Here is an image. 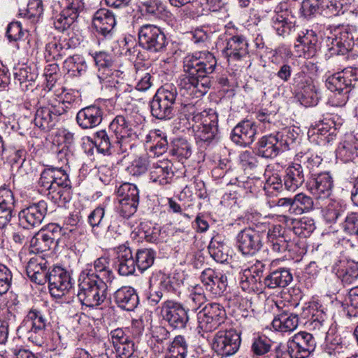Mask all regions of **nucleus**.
Returning a JSON list of instances; mask_svg holds the SVG:
<instances>
[{"label": "nucleus", "instance_id": "60", "mask_svg": "<svg viewBox=\"0 0 358 358\" xmlns=\"http://www.w3.org/2000/svg\"><path fill=\"white\" fill-rule=\"evenodd\" d=\"M139 203L130 202L127 200H119L116 206V211L120 216L128 219L131 217L137 210Z\"/></svg>", "mask_w": 358, "mask_h": 358}, {"label": "nucleus", "instance_id": "40", "mask_svg": "<svg viewBox=\"0 0 358 358\" xmlns=\"http://www.w3.org/2000/svg\"><path fill=\"white\" fill-rule=\"evenodd\" d=\"M109 130L115 135L116 140L121 143L134 134L131 125L122 115H117L113 119L109 125Z\"/></svg>", "mask_w": 358, "mask_h": 358}, {"label": "nucleus", "instance_id": "41", "mask_svg": "<svg viewBox=\"0 0 358 358\" xmlns=\"http://www.w3.org/2000/svg\"><path fill=\"white\" fill-rule=\"evenodd\" d=\"M336 157L344 162L353 161L358 157V138L352 137L341 143L336 151Z\"/></svg>", "mask_w": 358, "mask_h": 358}, {"label": "nucleus", "instance_id": "44", "mask_svg": "<svg viewBox=\"0 0 358 358\" xmlns=\"http://www.w3.org/2000/svg\"><path fill=\"white\" fill-rule=\"evenodd\" d=\"M155 95L176 110L177 104H182L178 98L177 88L172 84L164 85L157 91Z\"/></svg>", "mask_w": 358, "mask_h": 358}, {"label": "nucleus", "instance_id": "50", "mask_svg": "<svg viewBox=\"0 0 358 358\" xmlns=\"http://www.w3.org/2000/svg\"><path fill=\"white\" fill-rule=\"evenodd\" d=\"M41 230L31 239L30 245L34 252H43L50 249L54 244Z\"/></svg>", "mask_w": 358, "mask_h": 358}, {"label": "nucleus", "instance_id": "34", "mask_svg": "<svg viewBox=\"0 0 358 358\" xmlns=\"http://www.w3.org/2000/svg\"><path fill=\"white\" fill-rule=\"evenodd\" d=\"M299 325V317L296 314L288 311H282L276 315L273 321V328L282 333L294 331Z\"/></svg>", "mask_w": 358, "mask_h": 358}, {"label": "nucleus", "instance_id": "11", "mask_svg": "<svg viewBox=\"0 0 358 358\" xmlns=\"http://www.w3.org/2000/svg\"><path fill=\"white\" fill-rule=\"evenodd\" d=\"M161 315L164 320L176 329H185L189 320L188 310L182 303L169 299L162 303Z\"/></svg>", "mask_w": 358, "mask_h": 358}, {"label": "nucleus", "instance_id": "7", "mask_svg": "<svg viewBox=\"0 0 358 358\" xmlns=\"http://www.w3.org/2000/svg\"><path fill=\"white\" fill-rule=\"evenodd\" d=\"M291 90L296 97L305 107L315 106L320 99L319 92L313 79L304 71H301L294 75L290 83Z\"/></svg>", "mask_w": 358, "mask_h": 358}, {"label": "nucleus", "instance_id": "43", "mask_svg": "<svg viewBox=\"0 0 358 358\" xmlns=\"http://www.w3.org/2000/svg\"><path fill=\"white\" fill-rule=\"evenodd\" d=\"M63 64L64 69L73 76H81L87 68L85 59L80 55L69 56Z\"/></svg>", "mask_w": 358, "mask_h": 358}, {"label": "nucleus", "instance_id": "59", "mask_svg": "<svg viewBox=\"0 0 358 358\" xmlns=\"http://www.w3.org/2000/svg\"><path fill=\"white\" fill-rule=\"evenodd\" d=\"M43 6L42 0H29L24 16L33 22L38 20L43 15Z\"/></svg>", "mask_w": 358, "mask_h": 358}, {"label": "nucleus", "instance_id": "35", "mask_svg": "<svg viewBox=\"0 0 358 358\" xmlns=\"http://www.w3.org/2000/svg\"><path fill=\"white\" fill-rule=\"evenodd\" d=\"M95 144L98 151L103 155L126 151L122 149V144L120 141H112L104 130L96 133Z\"/></svg>", "mask_w": 358, "mask_h": 358}, {"label": "nucleus", "instance_id": "10", "mask_svg": "<svg viewBox=\"0 0 358 358\" xmlns=\"http://www.w3.org/2000/svg\"><path fill=\"white\" fill-rule=\"evenodd\" d=\"M240 334L234 329L220 330L214 336L212 348L222 357L234 355L241 345Z\"/></svg>", "mask_w": 358, "mask_h": 358}, {"label": "nucleus", "instance_id": "23", "mask_svg": "<svg viewBox=\"0 0 358 358\" xmlns=\"http://www.w3.org/2000/svg\"><path fill=\"white\" fill-rule=\"evenodd\" d=\"M257 134V126L250 120L240 122L232 130L231 139L235 143L247 146L255 141Z\"/></svg>", "mask_w": 358, "mask_h": 358}, {"label": "nucleus", "instance_id": "30", "mask_svg": "<svg viewBox=\"0 0 358 358\" xmlns=\"http://www.w3.org/2000/svg\"><path fill=\"white\" fill-rule=\"evenodd\" d=\"M114 300L118 307L127 311L134 310L139 302L135 289L127 286L120 287L114 293Z\"/></svg>", "mask_w": 358, "mask_h": 358}, {"label": "nucleus", "instance_id": "18", "mask_svg": "<svg viewBox=\"0 0 358 358\" xmlns=\"http://www.w3.org/2000/svg\"><path fill=\"white\" fill-rule=\"evenodd\" d=\"M236 240L238 250L244 255H253L262 247L260 234L251 227L240 231Z\"/></svg>", "mask_w": 358, "mask_h": 358}, {"label": "nucleus", "instance_id": "46", "mask_svg": "<svg viewBox=\"0 0 358 358\" xmlns=\"http://www.w3.org/2000/svg\"><path fill=\"white\" fill-rule=\"evenodd\" d=\"M206 297L203 292V288L199 285L194 287L189 296L186 299V303L188 306V310L190 309L192 311L197 310L205 302Z\"/></svg>", "mask_w": 358, "mask_h": 358}, {"label": "nucleus", "instance_id": "22", "mask_svg": "<svg viewBox=\"0 0 358 358\" xmlns=\"http://www.w3.org/2000/svg\"><path fill=\"white\" fill-rule=\"evenodd\" d=\"M334 180L329 172L315 175L308 183L310 192L318 199L328 198L332 192Z\"/></svg>", "mask_w": 358, "mask_h": 358}, {"label": "nucleus", "instance_id": "2", "mask_svg": "<svg viewBox=\"0 0 358 358\" xmlns=\"http://www.w3.org/2000/svg\"><path fill=\"white\" fill-rule=\"evenodd\" d=\"M38 184L48 191V195L55 203H64L68 199L71 182L62 168H48L41 174Z\"/></svg>", "mask_w": 358, "mask_h": 358}, {"label": "nucleus", "instance_id": "47", "mask_svg": "<svg viewBox=\"0 0 358 358\" xmlns=\"http://www.w3.org/2000/svg\"><path fill=\"white\" fill-rule=\"evenodd\" d=\"M155 252L152 249H141L136 254L135 262L141 271L150 268L154 263Z\"/></svg>", "mask_w": 358, "mask_h": 358}, {"label": "nucleus", "instance_id": "29", "mask_svg": "<svg viewBox=\"0 0 358 358\" xmlns=\"http://www.w3.org/2000/svg\"><path fill=\"white\" fill-rule=\"evenodd\" d=\"M26 271L31 280L38 285H43L48 280L50 271L46 262L41 257L31 258L27 265Z\"/></svg>", "mask_w": 358, "mask_h": 358}, {"label": "nucleus", "instance_id": "53", "mask_svg": "<svg viewBox=\"0 0 358 358\" xmlns=\"http://www.w3.org/2000/svg\"><path fill=\"white\" fill-rule=\"evenodd\" d=\"M272 26L279 36L289 34L292 23L282 14L276 13L272 17Z\"/></svg>", "mask_w": 358, "mask_h": 358}, {"label": "nucleus", "instance_id": "33", "mask_svg": "<svg viewBox=\"0 0 358 358\" xmlns=\"http://www.w3.org/2000/svg\"><path fill=\"white\" fill-rule=\"evenodd\" d=\"M292 281V275L287 268L271 271L264 279L263 284L269 289L284 288Z\"/></svg>", "mask_w": 358, "mask_h": 358}, {"label": "nucleus", "instance_id": "58", "mask_svg": "<svg viewBox=\"0 0 358 358\" xmlns=\"http://www.w3.org/2000/svg\"><path fill=\"white\" fill-rule=\"evenodd\" d=\"M345 211V208L339 202H330L324 210L323 216L327 222H335Z\"/></svg>", "mask_w": 358, "mask_h": 358}, {"label": "nucleus", "instance_id": "24", "mask_svg": "<svg viewBox=\"0 0 358 358\" xmlns=\"http://www.w3.org/2000/svg\"><path fill=\"white\" fill-rule=\"evenodd\" d=\"M173 164L169 160L152 162L150 166V178L159 185L170 184L173 178Z\"/></svg>", "mask_w": 358, "mask_h": 358}, {"label": "nucleus", "instance_id": "14", "mask_svg": "<svg viewBox=\"0 0 358 358\" xmlns=\"http://www.w3.org/2000/svg\"><path fill=\"white\" fill-rule=\"evenodd\" d=\"M64 113L65 108L62 104L48 103L47 105L40 106L35 113L34 124L41 129L50 130L56 125L59 117Z\"/></svg>", "mask_w": 358, "mask_h": 358}, {"label": "nucleus", "instance_id": "21", "mask_svg": "<svg viewBox=\"0 0 358 358\" xmlns=\"http://www.w3.org/2000/svg\"><path fill=\"white\" fill-rule=\"evenodd\" d=\"M116 24L114 13L107 8L97 10L92 19V25L98 34L103 37L111 36Z\"/></svg>", "mask_w": 358, "mask_h": 358}, {"label": "nucleus", "instance_id": "51", "mask_svg": "<svg viewBox=\"0 0 358 358\" xmlns=\"http://www.w3.org/2000/svg\"><path fill=\"white\" fill-rule=\"evenodd\" d=\"M182 280L175 275H168L163 278L160 282L159 288L161 290L166 292L169 294L178 295L180 293L182 287Z\"/></svg>", "mask_w": 358, "mask_h": 358}, {"label": "nucleus", "instance_id": "52", "mask_svg": "<svg viewBox=\"0 0 358 358\" xmlns=\"http://www.w3.org/2000/svg\"><path fill=\"white\" fill-rule=\"evenodd\" d=\"M171 152L179 161L188 159L192 154L189 144L186 140L182 138L176 139L173 142Z\"/></svg>", "mask_w": 358, "mask_h": 358}, {"label": "nucleus", "instance_id": "48", "mask_svg": "<svg viewBox=\"0 0 358 358\" xmlns=\"http://www.w3.org/2000/svg\"><path fill=\"white\" fill-rule=\"evenodd\" d=\"M143 9L146 14L161 18L166 15L165 5L160 0H148L142 3Z\"/></svg>", "mask_w": 358, "mask_h": 358}, {"label": "nucleus", "instance_id": "13", "mask_svg": "<svg viewBox=\"0 0 358 358\" xmlns=\"http://www.w3.org/2000/svg\"><path fill=\"white\" fill-rule=\"evenodd\" d=\"M352 34L348 26H339L327 38L328 50L331 55H345L352 48Z\"/></svg>", "mask_w": 358, "mask_h": 358}, {"label": "nucleus", "instance_id": "42", "mask_svg": "<svg viewBox=\"0 0 358 358\" xmlns=\"http://www.w3.org/2000/svg\"><path fill=\"white\" fill-rule=\"evenodd\" d=\"M151 114L159 120H170L175 115L176 110L155 95L150 102Z\"/></svg>", "mask_w": 358, "mask_h": 358}, {"label": "nucleus", "instance_id": "6", "mask_svg": "<svg viewBox=\"0 0 358 358\" xmlns=\"http://www.w3.org/2000/svg\"><path fill=\"white\" fill-rule=\"evenodd\" d=\"M77 296L83 305L96 307L101 304L106 298L108 284L80 273Z\"/></svg>", "mask_w": 358, "mask_h": 358}, {"label": "nucleus", "instance_id": "56", "mask_svg": "<svg viewBox=\"0 0 358 358\" xmlns=\"http://www.w3.org/2000/svg\"><path fill=\"white\" fill-rule=\"evenodd\" d=\"M239 162L245 171H255L258 168V159L256 155L252 151L242 152L239 155Z\"/></svg>", "mask_w": 358, "mask_h": 358}, {"label": "nucleus", "instance_id": "3", "mask_svg": "<svg viewBox=\"0 0 358 358\" xmlns=\"http://www.w3.org/2000/svg\"><path fill=\"white\" fill-rule=\"evenodd\" d=\"M49 324L45 314L36 308H31L17 329V336L36 345L44 344Z\"/></svg>", "mask_w": 358, "mask_h": 358}, {"label": "nucleus", "instance_id": "45", "mask_svg": "<svg viewBox=\"0 0 358 358\" xmlns=\"http://www.w3.org/2000/svg\"><path fill=\"white\" fill-rule=\"evenodd\" d=\"M294 214L301 215L310 212L314 208V202L312 197L304 193H299L293 197Z\"/></svg>", "mask_w": 358, "mask_h": 358}, {"label": "nucleus", "instance_id": "12", "mask_svg": "<svg viewBox=\"0 0 358 358\" xmlns=\"http://www.w3.org/2000/svg\"><path fill=\"white\" fill-rule=\"evenodd\" d=\"M85 8L83 0H69L59 13H54L52 17L55 29L64 32L69 29Z\"/></svg>", "mask_w": 358, "mask_h": 358}, {"label": "nucleus", "instance_id": "38", "mask_svg": "<svg viewBox=\"0 0 358 358\" xmlns=\"http://www.w3.org/2000/svg\"><path fill=\"white\" fill-rule=\"evenodd\" d=\"M296 41L299 44L296 46H302V50L306 57L315 56L320 48L317 36L313 30H306L302 36H298Z\"/></svg>", "mask_w": 358, "mask_h": 358}, {"label": "nucleus", "instance_id": "36", "mask_svg": "<svg viewBox=\"0 0 358 358\" xmlns=\"http://www.w3.org/2000/svg\"><path fill=\"white\" fill-rule=\"evenodd\" d=\"M305 181V176L301 164H294L286 170L284 185L289 192L296 191Z\"/></svg>", "mask_w": 358, "mask_h": 358}, {"label": "nucleus", "instance_id": "32", "mask_svg": "<svg viewBox=\"0 0 358 358\" xmlns=\"http://www.w3.org/2000/svg\"><path fill=\"white\" fill-rule=\"evenodd\" d=\"M326 86L330 91L338 92L341 96L340 101L336 103V106H343L346 103L351 87L341 76V72L329 76L326 80Z\"/></svg>", "mask_w": 358, "mask_h": 358}, {"label": "nucleus", "instance_id": "20", "mask_svg": "<svg viewBox=\"0 0 358 358\" xmlns=\"http://www.w3.org/2000/svg\"><path fill=\"white\" fill-rule=\"evenodd\" d=\"M248 41L244 36L235 35L227 40L224 51L229 61H238L248 56Z\"/></svg>", "mask_w": 358, "mask_h": 358}, {"label": "nucleus", "instance_id": "4", "mask_svg": "<svg viewBox=\"0 0 358 358\" xmlns=\"http://www.w3.org/2000/svg\"><path fill=\"white\" fill-rule=\"evenodd\" d=\"M294 141V135L288 128L264 135L257 143V155L265 159H273L280 152L289 150Z\"/></svg>", "mask_w": 358, "mask_h": 358}, {"label": "nucleus", "instance_id": "64", "mask_svg": "<svg viewBox=\"0 0 358 358\" xmlns=\"http://www.w3.org/2000/svg\"><path fill=\"white\" fill-rule=\"evenodd\" d=\"M151 75L149 71L144 69H137L136 78L138 81L136 88L138 91H146L152 86Z\"/></svg>", "mask_w": 358, "mask_h": 358}, {"label": "nucleus", "instance_id": "39", "mask_svg": "<svg viewBox=\"0 0 358 358\" xmlns=\"http://www.w3.org/2000/svg\"><path fill=\"white\" fill-rule=\"evenodd\" d=\"M353 0H317V8L326 17H333L343 13V7Z\"/></svg>", "mask_w": 358, "mask_h": 358}, {"label": "nucleus", "instance_id": "63", "mask_svg": "<svg viewBox=\"0 0 358 358\" xmlns=\"http://www.w3.org/2000/svg\"><path fill=\"white\" fill-rule=\"evenodd\" d=\"M109 336L115 348L131 341L128 332L122 328L111 330Z\"/></svg>", "mask_w": 358, "mask_h": 358}, {"label": "nucleus", "instance_id": "5", "mask_svg": "<svg viewBox=\"0 0 358 358\" xmlns=\"http://www.w3.org/2000/svg\"><path fill=\"white\" fill-rule=\"evenodd\" d=\"M187 108L192 113V126L195 138L198 141L210 143L213 140L218 132V115L213 110L194 112V106L191 103L185 104L184 109Z\"/></svg>", "mask_w": 358, "mask_h": 358}, {"label": "nucleus", "instance_id": "15", "mask_svg": "<svg viewBox=\"0 0 358 358\" xmlns=\"http://www.w3.org/2000/svg\"><path fill=\"white\" fill-rule=\"evenodd\" d=\"M48 211V203L41 200L33 203L21 210L19 213L20 224L24 228L37 227L43 221Z\"/></svg>", "mask_w": 358, "mask_h": 358}, {"label": "nucleus", "instance_id": "9", "mask_svg": "<svg viewBox=\"0 0 358 358\" xmlns=\"http://www.w3.org/2000/svg\"><path fill=\"white\" fill-rule=\"evenodd\" d=\"M138 43L143 49L152 52L166 50L168 41L164 32L157 25L145 24L138 30Z\"/></svg>", "mask_w": 358, "mask_h": 358}, {"label": "nucleus", "instance_id": "1", "mask_svg": "<svg viewBox=\"0 0 358 358\" xmlns=\"http://www.w3.org/2000/svg\"><path fill=\"white\" fill-rule=\"evenodd\" d=\"M183 73L178 80L182 95L187 98H200L207 93L211 86L209 74L213 73L217 59L208 51L196 52L183 59Z\"/></svg>", "mask_w": 358, "mask_h": 358}, {"label": "nucleus", "instance_id": "49", "mask_svg": "<svg viewBox=\"0 0 358 358\" xmlns=\"http://www.w3.org/2000/svg\"><path fill=\"white\" fill-rule=\"evenodd\" d=\"M117 194L121 197L119 200L139 203V191L135 185L131 183L122 184L117 189Z\"/></svg>", "mask_w": 358, "mask_h": 358}, {"label": "nucleus", "instance_id": "57", "mask_svg": "<svg viewBox=\"0 0 358 358\" xmlns=\"http://www.w3.org/2000/svg\"><path fill=\"white\" fill-rule=\"evenodd\" d=\"M13 273L6 265L0 264V296L8 292L11 287Z\"/></svg>", "mask_w": 358, "mask_h": 358}, {"label": "nucleus", "instance_id": "54", "mask_svg": "<svg viewBox=\"0 0 358 358\" xmlns=\"http://www.w3.org/2000/svg\"><path fill=\"white\" fill-rule=\"evenodd\" d=\"M92 56L94 59V61L99 68V71L101 69L103 71H107L106 76H108L110 73L109 69L113 66V57L112 55L107 53L104 51L95 52L92 54Z\"/></svg>", "mask_w": 358, "mask_h": 358}, {"label": "nucleus", "instance_id": "61", "mask_svg": "<svg viewBox=\"0 0 358 358\" xmlns=\"http://www.w3.org/2000/svg\"><path fill=\"white\" fill-rule=\"evenodd\" d=\"M308 325L310 329L316 332L325 333L328 329L326 315L324 313L317 312L312 316Z\"/></svg>", "mask_w": 358, "mask_h": 358}, {"label": "nucleus", "instance_id": "19", "mask_svg": "<svg viewBox=\"0 0 358 358\" xmlns=\"http://www.w3.org/2000/svg\"><path fill=\"white\" fill-rule=\"evenodd\" d=\"M200 278L206 289L214 296H220L227 289V278L220 271L207 268L201 272Z\"/></svg>", "mask_w": 358, "mask_h": 358}, {"label": "nucleus", "instance_id": "16", "mask_svg": "<svg viewBox=\"0 0 358 358\" xmlns=\"http://www.w3.org/2000/svg\"><path fill=\"white\" fill-rule=\"evenodd\" d=\"M315 341L312 334L301 331L287 342V349L294 358H306L315 350Z\"/></svg>", "mask_w": 358, "mask_h": 358}, {"label": "nucleus", "instance_id": "37", "mask_svg": "<svg viewBox=\"0 0 358 358\" xmlns=\"http://www.w3.org/2000/svg\"><path fill=\"white\" fill-rule=\"evenodd\" d=\"M268 242L273 252L281 253L287 250L288 243L284 237V230L280 224H274L267 232Z\"/></svg>", "mask_w": 358, "mask_h": 358}, {"label": "nucleus", "instance_id": "25", "mask_svg": "<svg viewBox=\"0 0 358 358\" xmlns=\"http://www.w3.org/2000/svg\"><path fill=\"white\" fill-rule=\"evenodd\" d=\"M94 271H85L81 273L98 281L110 284L115 278L113 270L110 268V258L107 256H102L97 258L93 264Z\"/></svg>", "mask_w": 358, "mask_h": 358}, {"label": "nucleus", "instance_id": "28", "mask_svg": "<svg viewBox=\"0 0 358 358\" xmlns=\"http://www.w3.org/2000/svg\"><path fill=\"white\" fill-rule=\"evenodd\" d=\"M337 277L345 285H349L358 280V264L354 261L343 259L334 266Z\"/></svg>", "mask_w": 358, "mask_h": 358}, {"label": "nucleus", "instance_id": "17", "mask_svg": "<svg viewBox=\"0 0 358 358\" xmlns=\"http://www.w3.org/2000/svg\"><path fill=\"white\" fill-rule=\"evenodd\" d=\"M48 284L51 294L61 297L73 286L70 273L60 266L54 267L49 273Z\"/></svg>", "mask_w": 358, "mask_h": 358}, {"label": "nucleus", "instance_id": "55", "mask_svg": "<svg viewBox=\"0 0 358 358\" xmlns=\"http://www.w3.org/2000/svg\"><path fill=\"white\" fill-rule=\"evenodd\" d=\"M149 164L147 155H143L133 161L131 165L128 167V171L131 176L138 177L147 171Z\"/></svg>", "mask_w": 358, "mask_h": 358}, {"label": "nucleus", "instance_id": "26", "mask_svg": "<svg viewBox=\"0 0 358 358\" xmlns=\"http://www.w3.org/2000/svg\"><path fill=\"white\" fill-rule=\"evenodd\" d=\"M102 116V110L99 106L92 105L78 112L76 122L83 129H92L101 122Z\"/></svg>", "mask_w": 358, "mask_h": 358}, {"label": "nucleus", "instance_id": "62", "mask_svg": "<svg viewBox=\"0 0 358 358\" xmlns=\"http://www.w3.org/2000/svg\"><path fill=\"white\" fill-rule=\"evenodd\" d=\"M271 341L266 336L255 338L252 345V350L256 355H264L271 350Z\"/></svg>", "mask_w": 358, "mask_h": 358}, {"label": "nucleus", "instance_id": "31", "mask_svg": "<svg viewBox=\"0 0 358 358\" xmlns=\"http://www.w3.org/2000/svg\"><path fill=\"white\" fill-rule=\"evenodd\" d=\"M280 221L284 222L287 227H292L293 232L299 237H307L315 229L313 220L308 217L294 219L282 215Z\"/></svg>", "mask_w": 358, "mask_h": 358}, {"label": "nucleus", "instance_id": "27", "mask_svg": "<svg viewBox=\"0 0 358 358\" xmlns=\"http://www.w3.org/2000/svg\"><path fill=\"white\" fill-rule=\"evenodd\" d=\"M115 266L120 275L128 276L134 274L136 262L131 249L125 245H120L117 249Z\"/></svg>", "mask_w": 358, "mask_h": 358}, {"label": "nucleus", "instance_id": "8", "mask_svg": "<svg viewBox=\"0 0 358 358\" xmlns=\"http://www.w3.org/2000/svg\"><path fill=\"white\" fill-rule=\"evenodd\" d=\"M226 318V311L222 305L218 303L206 304L196 315L199 333L215 331L224 322Z\"/></svg>", "mask_w": 358, "mask_h": 358}]
</instances>
